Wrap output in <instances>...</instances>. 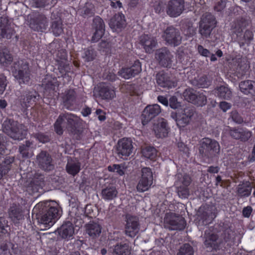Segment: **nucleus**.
I'll list each match as a JSON object with an SVG mask.
<instances>
[{
	"mask_svg": "<svg viewBox=\"0 0 255 255\" xmlns=\"http://www.w3.org/2000/svg\"><path fill=\"white\" fill-rule=\"evenodd\" d=\"M35 214L37 222L43 230L50 229L62 215V210L59 204L54 201L40 202L32 210Z\"/></svg>",
	"mask_w": 255,
	"mask_h": 255,
	"instance_id": "obj_1",
	"label": "nucleus"
},
{
	"mask_svg": "<svg viewBox=\"0 0 255 255\" xmlns=\"http://www.w3.org/2000/svg\"><path fill=\"white\" fill-rule=\"evenodd\" d=\"M2 130L4 132L15 140H22L27 134V131L24 126L10 120L4 121Z\"/></svg>",
	"mask_w": 255,
	"mask_h": 255,
	"instance_id": "obj_2",
	"label": "nucleus"
},
{
	"mask_svg": "<svg viewBox=\"0 0 255 255\" xmlns=\"http://www.w3.org/2000/svg\"><path fill=\"white\" fill-rule=\"evenodd\" d=\"M175 184L177 187V193L179 197L187 198L189 195L188 186L191 183V178L187 174L178 173L176 175Z\"/></svg>",
	"mask_w": 255,
	"mask_h": 255,
	"instance_id": "obj_3",
	"label": "nucleus"
},
{
	"mask_svg": "<svg viewBox=\"0 0 255 255\" xmlns=\"http://www.w3.org/2000/svg\"><path fill=\"white\" fill-rule=\"evenodd\" d=\"M79 120L78 117L71 113L60 115L54 124L55 131L57 134H62L66 122L70 126H74L79 122Z\"/></svg>",
	"mask_w": 255,
	"mask_h": 255,
	"instance_id": "obj_4",
	"label": "nucleus"
},
{
	"mask_svg": "<svg viewBox=\"0 0 255 255\" xmlns=\"http://www.w3.org/2000/svg\"><path fill=\"white\" fill-rule=\"evenodd\" d=\"M153 183V174L150 168L144 167L141 169V177L139 180L136 189L139 192L147 191Z\"/></svg>",
	"mask_w": 255,
	"mask_h": 255,
	"instance_id": "obj_5",
	"label": "nucleus"
},
{
	"mask_svg": "<svg viewBox=\"0 0 255 255\" xmlns=\"http://www.w3.org/2000/svg\"><path fill=\"white\" fill-rule=\"evenodd\" d=\"M215 25V19L212 15L207 14L203 15L200 23V33L204 37L209 36Z\"/></svg>",
	"mask_w": 255,
	"mask_h": 255,
	"instance_id": "obj_6",
	"label": "nucleus"
},
{
	"mask_svg": "<svg viewBox=\"0 0 255 255\" xmlns=\"http://www.w3.org/2000/svg\"><path fill=\"white\" fill-rule=\"evenodd\" d=\"M197 215L198 224L201 225H207L211 223L216 217L215 214L213 212L212 208L209 206L200 207Z\"/></svg>",
	"mask_w": 255,
	"mask_h": 255,
	"instance_id": "obj_7",
	"label": "nucleus"
},
{
	"mask_svg": "<svg viewBox=\"0 0 255 255\" xmlns=\"http://www.w3.org/2000/svg\"><path fill=\"white\" fill-rule=\"evenodd\" d=\"M133 148L132 141L130 138L124 137L118 141L117 153L121 157L127 159L132 153Z\"/></svg>",
	"mask_w": 255,
	"mask_h": 255,
	"instance_id": "obj_8",
	"label": "nucleus"
},
{
	"mask_svg": "<svg viewBox=\"0 0 255 255\" xmlns=\"http://www.w3.org/2000/svg\"><path fill=\"white\" fill-rule=\"evenodd\" d=\"M126 221L125 232L126 235L130 237H135L139 230L138 218L128 214L126 216Z\"/></svg>",
	"mask_w": 255,
	"mask_h": 255,
	"instance_id": "obj_9",
	"label": "nucleus"
},
{
	"mask_svg": "<svg viewBox=\"0 0 255 255\" xmlns=\"http://www.w3.org/2000/svg\"><path fill=\"white\" fill-rule=\"evenodd\" d=\"M42 85L44 87V99L54 98L55 96H57L56 92L58 84L56 79H51L48 77L43 82Z\"/></svg>",
	"mask_w": 255,
	"mask_h": 255,
	"instance_id": "obj_10",
	"label": "nucleus"
},
{
	"mask_svg": "<svg viewBox=\"0 0 255 255\" xmlns=\"http://www.w3.org/2000/svg\"><path fill=\"white\" fill-rule=\"evenodd\" d=\"M94 93L95 96L102 99H112L115 96L113 88L108 84L100 83L95 88Z\"/></svg>",
	"mask_w": 255,
	"mask_h": 255,
	"instance_id": "obj_11",
	"label": "nucleus"
},
{
	"mask_svg": "<svg viewBox=\"0 0 255 255\" xmlns=\"http://www.w3.org/2000/svg\"><path fill=\"white\" fill-rule=\"evenodd\" d=\"M21 68L17 70L16 69L17 64L12 69V72L14 77L21 81H19V84L27 83L30 80L29 73L28 71V66L26 62L20 61Z\"/></svg>",
	"mask_w": 255,
	"mask_h": 255,
	"instance_id": "obj_12",
	"label": "nucleus"
},
{
	"mask_svg": "<svg viewBox=\"0 0 255 255\" xmlns=\"http://www.w3.org/2000/svg\"><path fill=\"white\" fill-rule=\"evenodd\" d=\"M204 238V245L210 251L218 249L222 242L218 235L210 230L206 231Z\"/></svg>",
	"mask_w": 255,
	"mask_h": 255,
	"instance_id": "obj_13",
	"label": "nucleus"
},
{
	"mask_svg": "<svg viewBox=\"0 0 255 255\" xmlns=\"http://www.w3.org/2000/svg\"><path fill=\"white\" fill-rule=\"evenodd\" d=\"M162 36L168 44L174 46L179 45L181 41L178 31L172 26L165 30Z\"/></svg>",
	"mask_w": 255,
	"mask_h": 255,
	"instance_id": "obj_14",
	"label": "nucleus"
},
{
	"mask_svg": "<svg viewBox=\"0 0 255 255\" xmlns=\"http://www.w3.org/2000/svg\"><path fill=\"white\" fill-rule=\"evenodd\" d=\"M192 115L190 110L185 109L181 112H172L171 117L175 120L177 126L181 128L185 127L189 123Z\"/></svg>",
	"mask_w": 255,
	"mask_h": 255,
	"instance_id": "obj_15",
	"label": "nucleus"
},
{
	"mask_svg": "<svg viewBox=\"0 0 255 255\" xmlns=\"http://www.w3.org/2000/svg\"><path fill=\"white\" fill-rule=\"evenodd\" d=\"M139 43L146 53L153 52L157 45L156 39L148 34H143L139 37Z\"/></svg>",
	"mask_w": 255,
	"mask_h": 255,
	"instance_id": "obj_16",
	"label": "nucleus"
},
{
	"mask_svg": "<svg viewBox=\"0 0 255 255\" xmlns=\"http://www.w3.org/2000/svg\"><path fill=\"white\" fill-rule=\"evenodd\" d=\"M161 112L160 107L158 104L147 106L142 112V123L145 125Z\"/></svg>",
	"mask_w": 255,
	"mask_h": 255,
	"instance_id": "obj_17",
	"label": "nucleus"
},
{
	"mask_svg": "<svg viewBox=\"0 0 255 255\" xmlns=\"http://www.w3.org/2000/svg\"><path fill=\"white\" fill-rule=\"evenodd\" d=\"M141 70L140 63L138 60H136L130 67L122 69L119 72V74L122 77L126 79H128L138 74Z\"/></svg>",
	"mask_w": 255,
	"mask_h": 255,
	"instance_id": "obj_18",
	"label": "nucleus"
},
{
	"mask_svg": "<svg viewBox=\"0 0 255 255\" xmlns=\"http://www.w3.org/2000/svg\"><path fill=\"white\" fill-rule=\"evenodd\" d=\"M109 26L114 32H120L126 26L125 15L122 13L115 14L110 20Z\"/></svg>",
	"mask_w": 255,
	"mask_h": 255,
	"instance_id": "obj_19",
	"label": "nucleus"
},
{
	"mask_svg": "<svg viewBox=\"0 0 255 255\" xmlns=\"http://www.w3.org/2000/svg\"><path fill=\"white\" fill-rule=\"evenodd\" d=\"M183 9V0H171L168 3L167 13L170 16L177 17L181 14Z\"/></svg>",
	"mask_w": 255,
	"mask_h": 255,
	"instance_id": "obj_20",
	"label": "nucleus"
},
{
	"mask_svg": "<svg viewBox=\"0 0 255 255\" xmlns=\"http://www.w3.org/2000/svg\"><path fill=\"white\" fill-rule=\"evenodd\" d=\"M173 56L166 48L159 49L156 53V58L161 65L164 67H170L171 66Z\"/></svg>",
	"mask_w": 255,
	"mask_h": 255,
	"instance_id": "obj_21",
	"label": "nucleus"
},
{
	"mask_svg": "<svg viewBox=\"0 0 255 255\" xmlns=\"http://www.w3.org/2000/svg\"><path fill=\"white\" fill-rule=\"evenodd\" d=\"M201 149H200V152L203 153L204 151L202 148L205 149L207 151H211L213 153H218L220 151V145L219 143L214 139H212L209 138H204L201 141Z\"/></svg>",
	"mask_w": 255,
	"mask_h": 255,
	"instance_id": "obj_22",
	"label": "nucleus"
},
{
	"mask_svg": "<svg viewBox=\"0 0 255 255\" xmlns=\"http://www.w3.org/2000/svg\"><path fill=\"white\" fill-rule=\"evenodd\" d=\"M93 27L95 32L92 36V41L97 42L102 37L105 31V24L100 17L97 16L94 18Z\"/></svg>",
	"mask_w": 255,
	"mask_h": 255,
	"instance_id": "obj_23",
	"label": "nucleus"
},
{
	"mask_svg": "<svg viewBox=\"0 0 255 255\" xmlns=\"http://www.w3.org/2000/svg\"><path fill=\"white\" fill-rule=\"evenodd\" d=\"M55 233H57L62 239L70 240L72 238L74 233V229L72 224L70 222H67L57 229Z\"/></svg>",
	"mask_w": 255,
	"mask_h": 255,
	"instance_id": "obj_24",
	"label": "nucleus"
},
{
	"mask_svg": "<svg viewBox=\"0 0 255 255\" xmlns=\"http://www.w3.org/2000/svg\"><path fill=\"white\" fill-rule=\"evenodd\" d=\"M156 82L160 87L167 88L174 87L176 83L172 80L167 74L161 71L156 75Z\"/></svg>",
	"mask_w": 255,
	"mask_h": 255,
	"instance_id": "obj_25",
	"label": "nucleus"
},
{
	"mask_svg": "<svg viewBox=\"0 0 255 255\" xmlns=\"http://www.w3.org/2000/svg\"><path fill=\"white\" fill-rule=\"evenodd\" d=\"M52 159L48 154L42 151L37 156V161L39 165L45 170H50L53 168Z\"/></svg>",
	"mask_w": 255,
	"mask_h": 255,
	"instance_id": "obj_26",
	"label": "nucleus"
},
{
	"mask_svg": "<svg viewBox=\"0 0 255 255\" xmlns=\"http://www.w3.org/2000/svg\"><path fill=\"white\" fill-rule=\"evenodd\" d=\"M13 30L10 28L8 20L5 17H0V35L2 38H10Z\"/></svg>",
	"mask_w": 255,
	"mask_h": 255,
	"instance_id": "obj_27",
	"label": "nucleus"
},
{
	"mask_svg": "<svg viewBox=\"0 0 255 255\" xmlns=\"http://www.w3.org/2000/svg\"><path fill=\"white\" fill-rule=\"evenodd\" d=\"M67 172L72 176L77 174L81 170V163L76 158L68 159L66 166Z\"/></svg>",
	"mask_w": 255,
	"mask_h": 255,
	"instance_id": "obj_28",
	"label": "nucleus"
},
{
	"mask_svg": "<svg viewBox=\"0 0 255 255\" xmlns=\"http://www.w3.org/2000/svg\"><path fill=\"white\" fill-rule=\"evenodd\" d=\"M153 130L157 137H165L168 133L166 122L163 120L159 121L157 124L154 125Z\"/></svg>",
	"mask_w": 255,
	"mask_h": 255,
	"instance_id": "obj_29",
	"label": "nucleus"
},
{
	"mask_svg": "<svg viewBox=\"0 0 255 255\" xmlns=\"http://www.w3.org/2000/svg\"><path fill=\"white\" fill-rule=\"evenodd\" d=\"M239 87L242 92L245 94L255 95V81L246 80L240 83Z\"/></svg>",
	"mask_w": 255,
	"mask_h": 255,
	"instance_id": "obj_30",
	"label": "nucleus"
},
{
	"mask_svg": "<svg viewBox=\"0 0 255 255\" xmlns=\"http://www.w3.org/2000/svg\"><path fill=\"white\" fill-rule=\"evenodd\" d=\"M230 134L235 139H240L242 141H246L251 136L252 132L247 130L238 128L231 130Z\"/></svg>",
	"mask_w": 255,
	"mask_h": 255,
	"instance_id": "obj_31",
	"label": "nucleus"
},
{
	"mask_svg": "<svg viewBox=\"0 0 255 255\" xmlns=\"http://www.w3.org/2000/svg\"><path fill=\"white\" fill-rule=\"evenodd\" d=\"M35 147L32 142L26 141L25 145L19 146V151L23 157L28 158L33 155V150Z\"/></svg>",
	"mask_w": 255,
	"mask_h": 255,
	"instance_id": "obj_32",
	"label": "nucleus"
},
{
	"mask_svg": "<svg viewBox=\"0 0 255 255\" xmlns=\"http://www.w3.org/2000/svg\"><path fill=\"white\" fill-rule=\"evenodd\" d=\"M9 216L13 222L17 223L18 221L22 219L21 207L20 206L13 204L9 208Z\"/></svg>",
	"mask_w": 255,
	"mask_h": 255,
	"instance_id": "obj_33",
	"label": "nucleus"
},
{
	"mask_svg": "<svg viewBox=\"0 0 255 255\" xmlns=\"http://www.w3.org/2000/svg\"><path fill=\"white\" fill-rule=\"evenodd\" d=\"M86 230L90 236L95 238L99 236L101 233L102 228L99 224L92 222L87 225Z\"/></svg>",
	"mask_w": 255,
	"mask_h": 255,
	"instance_id": "obj_34",
	"label": "nucleus"
},
{
	"mask_svg": "<svg viewBox=\"0 0 255 255\" xmlns=\"http://www.w3.org/2000/svg\"><path fill=\"white\" fill-rule=\"evenodd\" d=\"M12 61V57L6 48L0 50V64L7 66Z\"/></svg>",
	"mask_w": 255,
	"mask_h": 255,
	"instance_id": "obj_35",
	"label": "nucleus"
},
{
	"mask_svg": "<svg viewBox=\"0 0 255 255\" xmlns=\"http://www.w3.org/2000/svg\"><path fill=\"white\" fill-rule=\"evenodd\" d=\"M118 191L115 187H107L102 191V198L106 200H111L117 197Z\"/></svg>",
	"mask_w": 255,
	"mask_h": 255,
	"instance_id": "obj_36",
	"label": "nucleus"
},
{
	"mask_svg": "<svg viewBox=\"0 0 255 255\" xmlns=\"http://www.w3.org/2000/svg\"><path fill=\"white\" fill-rule=\"evenodd\" d=\"M252 190L251 183L246 181L239 185L238 192L241 196H249L251 194Z\"/></svg>",
	"mask_w": 255,
	"mask_h": 255,
	"instance_id": "obj_37",
	"label": "nucleus"
},
{
	"mask_svg": "<svg viewBox=\"0 0 255 255\" xmlns=\"http://www.w3.org/2000/svg\"><path fill=\"white\" fill-rule=\"evenodd\" d=\"M215 93L217 96L225 99H229L232 96V92L230 89L228 87L224 86L218 87Z\"/></svg>",
	"mask_w": 255,
	"mask_h": 255,
	"instance_id": "obj_38",
	"label": "nucleus"
},
{
	"mask_svg": "<svg viewBox=\"0 0 255 255\" xmlns=\"http://www.w3.org/2000/svg\"><path fill=\"white\" fill-rule=\"evenodd\" d=\"M113 254L114 255H129L130 254V249L128 245L126 244L116 245L115 247Z\"/></svg>",
	"mask_w": 255,
	"mask_h": 255,
	"instance_id": "obj_39",
	"label": "nucleus"
},
{
	"mask_svg": "<svg viewBox=\"0 0 255 255\" xmlns=\"http://www.w3.org/2000/svg\"><path fill=\"white\" fill-rule=\"evenodd\" d=\"M249 63L246 60H242L237 69V76L242 77L250 69Z\"/></svg>",
	"mask_w": 255,
	"mask_h": 255,
	"instance_id": "obj_40",
	"label": "nucleus"
},
{
	"mask_svg": "<svg viewBox=\"0 0 255 255\" xmlns=\"http://www.w3.org/2000/svg\"><path fill=\"white\" fill-rule=\"evenodd\" d=\"M143 156L146 158L154 159L157 155L156 150L152 147L148 146L143 148L142 150Z\"/></svg>",
	"mask_w": 255,
	"mask_h": 255,
	"instance_id": "obj_41",
	"label": "nucleus"
},
{
	"mask_svg": "<svg viewBox=\"0 0 255 255\" xmlns=\"http://www.w3.org/2000/svg\"><path fill=\"white\" fill-rule=\"evenodd\" d=\"M177 255H194L193 249L189 244H185L180 248Z\"/></svg>",
	"mask_w": 255,
	"mask_h": 255,
	"instance_id": "obj_42",
	"label": "nucleus"
},
{
	"mask_svg": "<svg viewBox=\"0 0 255 255\" xmlns=\"http://www.w3.org/2000/svg\"><path fill=\"white\" fill-rule=\"evenodd\" d=\"M197 93L192 89H188L183 93V96L186 100L194 104L196 98Z\"/></svg>",
	"mask_w": 255,
	"mask_h": 255,
	"instance_id": "obj_43",
	"label": "nucleus"
},
{
	"mask_svg": "<svg viewBox=\"0 0 255 255\" xmlns=\"http://www.w3.org/2000/svg\"><path fill=\"white\" fill-rule=\"evenodd\" d=\"M169 224L171 225L170 228L172 230H182L184 228L185 226L184 221L182 219H179L178 218L171 220Z\"/></svg>",
	"mask_w": 255,
	"mask_h": 255,
	"instance_id": "obj_44",
	"label": "nucleus"
},
{
	"mask_svg": "<svg viewBox=\"0 0 255 255\" xmlns=\"http://www.w3.org/2000/svg\"><path fill=\"white\" fill-rule=\"evenodd\" d=\"M51 28L53 34L56 36L60 35L63 32L61 20L58 19L56 21H53L52 24Z\"/></svg>",
	"mask_w": 255,
	"mask_h": 255,
	"instance_id": "obj_45",
	"label": "nucleus"
},
{
	"mask_svg": "<svg viewBox=\"0 0 255 255\" xmlns=\"http://www.w3.org/2000/svg\"><path fill=\"white\" fill-rule=\"evenodd\" d=\"M37 97V93L35 92H32L26 95V100L23 99V104L26 108L30 107L35 102Z\"/></svg>",
	"mask_w": 255,
	"mask_h": 255,
	"instance_id": "obj_46",
	"label": "nucleus"
},
{
	"mask_svg": "<svg viewBox=\"0 0 255 255\" xmlns=\"http://www.w3.org/2000/svg\"><path fill=\"white\" fill-rule=\"evenodd\" d=\"M206 96L203 93L197 92V95L193 104L198 106H203L206 104Z\"/></svg>",
	"mask_w": 255,
	"mask_h": 255,
	"instance_id": "obj_47",
	"label": "nucleus"
},
{
	"mask_svg": "<svg viewBox=\"0 0 255 255\" xmlns=\"http://www.w3.org/2000/svg\"><path fill=\"white\" fill-rule=\"evenodd\" d=\"M47 26V22L45 20L43 22L36 23V24H30V27L32 29L34 30L40 32L44 31L46 29Z\"/></svg>",
	"mask_w": 255,
	"mask_h": 255,
	"instance_id": "obj_48",
	"label": "nucleus"
},
{
	"mask_svg": "<svg viewBox=\"0 0 255 255\" xmlns=\"http://www.w3.org/2000/svg\"><path fill=\"white\" fill-rule=\"evenodd\" d=\"M108 170L111 172H117L120 175L124 174V168L119 164H114L112 166H108Z\"/></svg>",
	"mask_w": 255,
	"mask_h": 255,
	"instance_id": "obj_49",
	"label": "nucleus"
},
{
	"mask_svg": "<svg viewBox=\"0 0 255 255\" xmlns=\"http://www.w3.org/2000/svg\"><path fill=\"white\" fill-rule=\"evenodd\" d=\"M96 57L95 51L92 49H88L85 51V58L87 61L93 60Z\"/></svg>",
	"mask_w": 255,
	"mask_h": 255,
	"instance_id": "obj_50",
	"label": "nucleus"
},
{
	"mask_svg": "<svg viewBox=\"0 0 255 255\" xmlns=\"http://www.w3.org/2000/svg\"><path fill=\"white\" fill-rule=\"evenodd\" d=\"M75 91L73 90H69L66 92L65 100L66 102H72L75 99Z\"/></svg>",
	"mask_w": 255,
	"mask_h": 255,
	"instance_id": "obj_51",
	"label": "nucleus"
},
{
	"mask_svg": "<svg viewBox=\"0 0 255 255\" xmlns=\"http://www.w3.org/2000/svg\"><path fill=\"white\" fill-rule=\"evenodd\" d=\"M197 50L198 53L202 56L208 57L210 54V51L206 48H204L203 46L199 45L197 46Z\"/></svg>",
	"mask_w": 255,
	"mask_h": 255,
	"instance_id": "obj_52",
	"label": "nucleus"
},
{
	"mask_svg": "<svg viewBox=\"0 0 255 255\" xmlns=\"http://www.w3.org/2000/svg\"><path fill=\"white\" fill-rule=\"evenodd\" d=\"M169 105L171 108L175 109L180 106V104L175 97H172L169 99Z\"/></svg>",
	"mask_w": 255,
	"mask_h": 255,
	"instance_id": "obj_53",
	"label": "nucleus"
},
{
	"mask_svg": "<svg viewBox=\"0 0 255 255\" xmlns=\"http://www.w3.org/2000/svg\"><path fill=\"white\" fill-rule=\"evenodd\" d=\"M6 77L3 74H0V94H1L5 90L6 84Z\"/></svg>",
	"mask_w": 255,
	"mask_h": 255,
	"instance_id": "obj_54",
	"label": "nucleus"
},
{
	"mask_svg": "<svg viewBox=\"0 0 255 255\" xmlns=\"http://www.w3.org/2000/svg\"><path fill=\"white\" fill-rule=\"evenodd\" d=\"M35 137L42 143H45L49 140V138L47 135L41 133L36 134Z\"/></svg>",
	"mask_w": 255,
	"mask_h": 255,
	"instance_id": "obj_55",
	"label": "nucleus"
},
{
	"mask_svg": "<svg viewBox=\"0 0 255 255\" xmlns=\"http://www.w3.org/2000/svg\"><path fill=\"white\" fill-rule=\"evenodd\" d=\"M226 1L227 0H219L214 7L215 9L218 11H221L225 8Z\"/></svg>",
	"mask_w": 255,
	"mask_h": 255,
	"instance_id": "obj_56",
	"label": "nucleus"
},
{
	"mask_svg": "<svg viewBox=\"0 0 255 255\" xmlns=\"http://www.w3.org/2000/svg\"><path fill=\"white\" fill-rule=\"evenodd\" d=\"M0 255H10L8 246L6 244H2L0 246Z\"/></svg>",
	"mask_w": 255,
	"mask_h": 255,
	"instance_id": "obj_57",
	"label": "nucleus"
},
{
	"mask_svg": "<svg viewBox=\"0 0 255 255\" xmlns=\"http://www.w3.org/2000/svg\"><path fill=\"white\" fill-rule=\"evenodd\" d=\"M243 24L239 22L235 23L232 25V28L235 33H240L242 31Z\"/></svg>",
	"mask_w": 255,
	"mask_h": 255,
	"instance_id": "obj_58",
	"label": "nucleus"
},
{
	"mask_svg": "<svg viewBox=\"0 0 255 255\" xmlns=\"http://www.w3.org/2000/svg\"><path fill=\"white\" fill-rule=\"evenodd\" d=\"M220 107L223 112H225L231 108V105L226 102H222L220 104Z\"/></svg>",
	"mask_w": 255,
	"mask_h": 255,
	"instance_id": "obj_59",
	"label": "nucleus"
},
{
	"mask_svg": "<svg viewBox=\"0 0 255 255\" xmlns=\"http://www.w3.org/2000/svg\"><path fill=\"white\" fill-rule=\"evenodd\" d=\"M178 147L180 150L183 151L184 153L188 154H189V148L184 144L183 142H179L178 144Z\"/></svg>",
	"mask_w": 255,
	"mask_h": 255,
	"instance_id": "obj_60",
	"label": "nucleus"
},
{
	"mask_svg": "<svg viewBox=\"0 0 255 255\" xmlns=\"http://www.w3.org/2000/svg\"><path fill=\"white\" fill-rule=\"evenodd\" d=\"M13 161V157L7 156L5 158L3 164L2 165L4 166V167H8L9 169L8 165H9L10 163H12Z\"/></svg>",
	"mask_w": 255,
	"mask_h": 255,
	"instance_id": "obj_61",
	"label": "nucleus"
},
{
	"mask_svg": "<svg viewBox=\"0 0 255 255\" xmlns=\"http://www.w3.org/2000/svg\"><path fill=\"white\" fill-rule=\"evenodd\" d=\"M252 212V209L251 207L248 206L244 208L243 214L245 217H249Z\"/></svg>",
	"mask_w": 255,
	"mask_h": 255,
	"instance_id": "obj_62",
	"label": "nucleus"
},
{
	"mask_svg": "<svg viewBox=\"0 0 255 255\" xmlns=\"http://www.w3.org/2000/svg\"><path fill=\"white\" fill-rule=\"evenodd\" d=\"M157 100H158L159 102H160V103H161L163 105H164L165 106H168V101L166 97H165L164 96H159L157 97Z\"/></svg>",
	"mask_w": 255,
	"mask_h": 255,
	"instance_id": "obj_63",
	"label": "nucleus"
},
{
	"mask_svg": "<svg viewBox=\"0 0 255 255\" xmlns=\"http://www.w3.org/2000/svg\"><path fill=\"white\" fill-rule=\"evenodd\" d=\"M244 37L246 40H247L248 41H250L253 39V32L250 30H247L245 32Z\"/></svg>",
	"mask_w": 255,
	"mask_h": 255,
	"instance_id": "obj_64",
	"label": "nucleus"
}]
</instances>
